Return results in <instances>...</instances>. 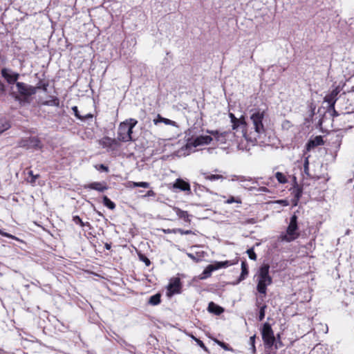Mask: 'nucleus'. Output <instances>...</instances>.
Segmentation results:
<instances>
[{"instance_id": "obj_1", "label": "nucleus", "mask_w": 354, "mask_h": 354, "mask_svg": "<svg viewBox=\"0 0 354 354\" xmlns=\"http://www.w3.org/2000/svg\"><path fill=\"white\" fill-rule=\"evenodd\" d=\"M264 111L259 109L254 111L250 115V122L247 123V127L242 131V135L248 142L252 145L258 143V139L265 133V128L263 124Z\"/></svg>"}, {"instance_id": "obj_2", "label": "nucleus", "mask_w": 354, "mask_h": 354, "mask_svg": "<svg viewBox=\"0 0 354 354\" xmlns=\"http://www.w3.org/2000/svg\"><path fill=\"white\" fill-rule=\"evenodd\" d=\"M270 266L268 264H263L258 272L257 274V290L263 295V297L266 295L267 286L272 283V279L269 275Z\"/></svg>"}, {"instance_id": "obj_3", "label": "nucleus", "mask_w": 354, "mask_h": 354, "mask_svg": "<svg viewBox=\"0 0 354 354\" xmlns=\"http://www.w3.org/2000/svg\"><path fill=\"white\" fill-rule=\"evenodd\" d=\"M17 91H12V95L20 104L27 102L28 98L35 94L37 88L24 82H17Z\"/></svg>"}, {"instance_id": "obj_4", "label": "nucleus", "mask_w": 354, "mask_h": 354, "mask_svg": "<svg viewBox=\"0 0 354 354\" xmlns=\"http://www.w3.org/2000/svg\"><path fill=\"white\" fill-rule=\"evenodd\" d=\"M299 236L297 216L294 214L290 217V223L286 230V234H281L279 239L282 242L290 243L297 239Z\"/></svg>"}, {"instance_id": "obj_5", "label": "nucleus", "mask_w": 354, "mask_h": 354, "mask_svg": "<svg viewBox=\"0 0 354 354\" xmlns=\"http://www.w3.org/2000/svg\"><path fill=\"white\" fill-rule=\"evenodd\" d=\"M261 335L265 344L268 347L272 346L275 342V338L271 326L269 324L265 323L263 324Z\"/></svg>"}, {"instance_id": "obj_6", "label": "nucleus", "mask_w": 354, "mask_h": 354, "mask_svg": "<svg viewBox=\"0 0 354 354\" xmlns=\"http://www.w3.org/2000/svg\"><path fill=\"white\" fill-rule=\"evenodd\" d=\"M212 140V138L210 136H200L195 138H192L187 140L186 147L191 149L192 147H196L204 145L210 143Z\"/></svg>"}, {"instance_id": "obj_7", "label": "nucleus", "mask_w": 354, "mask_h": 354, "mask_svg": "<svg viewBox=\"0 0 354 354\" xmlns=\"http://www.w3.org/2000/svg\"><path fill=\"white\" fill-rule=\"evenodd\" d=\"M19 146L26 149H39L41 148L42 145L38 138L30 137L21 140L19 142Z\"/></svg>"}, {"instance_id": "obj_8", "label": "nucleus", "mask_w": 354, "mask_h": 354, "mask_svg": "<svg viewBox=\"0 0 354 354\" xmlns=\"http://www.w3.org/2000/svg\"><path fill=\"white\" fill-rule=\"evenodd\" d=\"M1 75L10 85L16 84L19 78V74L12 71L10 68H3L1 69Z\"/></svg>"}, {"instance_id": "obj_9", "label": "nucleus", "mask_w": 354, "mask_h": 354, "mask_svg": "<svg viewBox=\"0 0 354 354\" xmlns=\"http://www.w3.org/2000/svg\"><path fill=\"white\" fill-rule=\"evenodd\" d=\"M182 284L178 277H174L170 279L167 286V295L171 296L175 294L180 293Z\"/></svg>"}, {"instance_id": "obj_10", "label": "nucleus", "mask_w": 354, "mask_h": 354, "mask_svg": "<svg viewBox=\"0 0 354 354\" xmlns=\"http://www.w3.org/2000/svg\"><path fill=\"white\" fill-rule=\"evenodd\" d=\"M237 181L241 183V185L243 188L248 189L251 192L256 189V186H250V185H258V178H252L244 176H242L241 178H237Z\"/></svg>"}, {"instance_id": "obj_11", "label": "nucleus", "mask_w": 354, "mask_h": 354, "mask_svg": "<svg viewBox=\"0 0 354 354\" xmlns=\"http://www.w3.org/2000/svg\"><path fill=\"white\" fill-rule=\"evenodd\" d=\"M229 117L231 120L233 129H240L241 131L245 130V127H247V122L245 121L244 117L236 118L235 115L232 113H229Z\"/></svg>"}, {"instance_id": "obj_12", "label": "nucleus", "mask_w": 354, "mask_h": 354, "mask_svg": "<svg viewBox=\"0 0 354 354\" xmlns=\"http://www.w3.org/2000/svg\"><path fill=\"white\" fill-rule=\"evenodd\" d=\"M100 145L103 148H106L107 151L114 150L115 147L118 146V140L117 139L111 138L109 137H104L100 140Z\"/></svg>"}, {"instance_id": "obj_13", "label": "nucleus", "mask_w": 354, "mask_h": 354, "mask_svg": "<svg viewBox=\"0 0 354 354\" xmlns=\"http://www.w3.org/2000/svg\"><path fill=\"white\" fill-rule=\"evenodd\" d=\"M127 131V121L122 122L120 124L118 129L117 140L122 142H129V138L126 136Z\"/></svg>"}, {"instance_id": "obj_14", "label": "nucleus", "mask_w": 354, "mask_h": 354, "mask_svg": "<svg viewBox=\"0 0 354 354\" xmlns=\"http://www.w3.org/2000/svg\"><path fill=\"white\" fill-rule=\"evenodd\" d=\"M339 92V88L337 87L324 97L325 102L328 103L330 108H334L335 104L337 100V96Z\"/></svg>"}, {"instance_id": "obj_15", "label": "nucleus", "mask_w": 354, "mask_h": 354, "mask_svg": "<svg viewBox=\"0 0 354 354\" xmlns=\"http://www.w3.org/2000/svg\"><path fill=\"white\" fill-rule=\"evenodd\" d=\"M84 188L86 189H94L100 192H103L108 189V187L104 182H93L84 185Z\"/></svg>"}, {"instance_id": "obj_16", "label": "nucleus", "mask_w": 354, "mask_h": 354, "mask_svg": "<svg viewBox=\"0 0 354 354\" xmlns=\"http://www.w3.org/2000/svg\"><path fill=\"white\" fill-rule=\"evenodd\" d=\"M212 135L214 136L216 141L221 143H225L227 140L230 138L231 133L227 131H223L220 133L218 131H209Z\"/></svg>"}, {"instance_id": "obj_17", "label": "nucleus", "mask_w": 354, "mask_h": 354, "mask_svg": "<svg viewBox=\"0 0 354 354\" xmlns=\"http://www.w3.org/2000/svg\"><path fill=\"white\" fill-rule=\"evenodd\" d=\"M127 131H126V136L129 138V141L133 140L132 138V133H133V129L136 127V125L138 123V121L136 119L130 118L129 120H127Z\"/></svg>"}, {"instance_id": "obj_18", "label": "nucleus", "mask_w": 354, "mask_h": 354, "mask_svg": "<svg viewBox=\"0 0 354 354\" xmlns=\"http://www.w3.org/2000/svg\"><path fill=\"white\" fill-rule=\"evenodd\" d=\"M174 187L181 191H190V185L187 182L178 178L174 184Z\"/></svg>"}, {"instance_id": "obj_19", "label": "nucleus", "mask_w": 354, "mask_h": 354, "mask_svg": "<svg viewBox=\"0 0 354 354\" xmlns=\"http://www.w3.org/2000/svg\"><path fill=\"white\" fill-rule=\"evenodd\" d=\"M207 310L209 312L216 315H221L224 311V309L222 307L216 305L212 301L209 304Z\"/></svg>"}, {"instance_id": "obj_20", "label": "nucleus", "mask_w": 354, "mask_h": 354, "mask_svg": "<svg viewBox=\"0 0 354 354\" xmlns=\"http://www.w3.org/2000/svg\"><path fill=\"white\" fill-rule=\"evenodd\" d=\"M216 270L214 264L208 265L201 275V279H205L211 276L212 272Z\"/></svg>"}, {"instance_id": "obj_21", "label": "nucleus", "mask_w": 354, "mask_h": 354, "mask_svg": "<svg viewBox=\"0 0 354 354\" xmlns=\"http://www.w3.org/2000/svg\"><path fill=\"white\" fill-rule=\"evenodd\" d=\"M153 122H154L155 124H157L159 122H163V123H165V124H167V125H171V126H174V127H177V124H176V122L175 121L167 119V118H162L160 115H158L157 119H154L153 120Z\"/></svg>"}, {"instance_id": "obj_22", "label": "nucleus", "mask_w": 354, "mask_h": 354, "mask_svg": "<svg viewBox=\"0 0 354 354\" xmlns=\"http://www.w3.org/2000/svg\"><path fill=\"white\" fill-rule=\"evenodd\" d=\"M174 209L179 218L183 219L185 222H190L189 215L187 212L183 211L178 207H174Z\"/></svg>"}, {"instance_id": "obj_23", "label": "nucleus", "mask_w": 354, "mask_h": 354, "mask_svg": "<svg viewBox=\"0 0 354 354\" xmlns=\"http://www.w3.org/2000/svg\"><path fill=\"white\" fill-rule=\"evenodd\" d=\"M248 274V265L245 261L241 262V273L238 280V283L244 280Z\"/></svg>"}, {"instance_id": "obj_24", "label": "nucleus", "mask_w": 354, "mask_h": 354, "mask_svg": "<svg viewBox=\"0 0 354 354\" xmlns=\"http://www.w3.org/2000/svg\"><path fill=\"white\" fill-rule=\"evenodd\" d=\"M161 295L160 293L155 294L150 297L148 303L151 306H156L161 301Z\"/></svg>"}, {"instance_id": "obj_25", "label": "nucleus", "mask_w": 354, "mask_h": 354, "mask_svg": "<svg viewBox=\"0 0 354 354\" xmlns=\"http://www.w3.org/2000/svg\"><path fill=\"white\" fill-rule=\"evenodd\" d=\"M129 187H143V188H148L149 187L150 185L147 182H132L129 181L128 182Z\"/></svg>"}, {"instance_id": "obj_26", "label": "nucleus", "mask_w": 354, "mask_h": 354, "mask_svg": "<svg viewBox=\"0 0 354 354\" xmlns=\"http://www.w3.org/2000/svg\"><path fill=\"white\" fill-rule=\"evenodd\" d=\"M322 139L320 136H317L315 140H310L307 143V149L309 150L311 147H315L322 144Z\"/></svg>"}, {"instance_id": "obj_27", "label": "nucleus", "mask_w": 354, "mask_h": 354, "mask_svg": "<svg viewBox=\"0 0 354 354\" xmlns=\"http://www.w3.org/2000/svg\"><path fill=\"white\" fill-rule=\"evenodd\" d=\"M234 263H232L230 261H225L216 262L214 263V265H215V268H216V270H218V269L223 268H227L228 266H230Z\"/></svg>"}, {"instance_id": "obj_28", "label": "nucleus", "mask_w": 354, "mask_h": 354, "mask_svg": "<svg viewBox=\"0 0 354 354\" xmlns=\"http://www.w3.org/2000/svg\"><path fill=\"white\" fill-rule=\"evenodd\" d=\"M10 127L9 122L6 119H0V133Z\"/></svg>"}, {"instance_id": "obj_29", "label": "nucleus", "mask_w": 354, "mask_h": 354, "mask_svg": "<svg viewBox=\"0 0 354 354\" xmlns=\"http://www.w3.org/2000/svg\"><path fill=\"white\" fill-rule=\"evenodd\" d=\"M103 204L110 209H113L115 207V203L111 201L106 196L103 197Z\"/></svg>"}, {"instance_id": "obj_30", "label": "nucleus", "mask_w": 354, "mask_h": 354, "mask_svg": "<svg viewBox=\"0 0 354 354\" xmlns=\"http://www.w3.org/2000/svg\"><path fill=\"white\" fill-rule=\"evenodd\" d=\"M292 193L294 194V196L296 200V202H297L301 196L302 189L301 187H299V186L295 187L293 189ZM296 204H297V203H295V205Z\"/></svg>"}, {"instance_id": "obj_31", "label": "nucleus", "mask_w": 354, "mask_h": 354, "mask_svg": "<svg viewBox=\"0 0 354 354\" xmlns=\"http://www.w3.org/2000/svg\"><path fill=\"white\" fill-rule=\"evenodd\" d=\"M205 178L211 181L217 180L219 179H223V176L218 174H204Z\"/></svg>"}, {"instance_id": "obj_32", "label": "nucleus", "mask_w": 354, "mask_h": 354, "mask_svg": "<svg viewBox=\"0 0 354 354\" xmlns=\"http://www.w3.org/2000/svg\"><path fill=\"white\" fill-rule=\"evenodd\" d=\"M275 177L280 183H286L287 182L286 176L281 172H277L275 174Z\"/></svg>"}, {"instance_id": "obj_33", "label": "nucleus", "mask_w": 354, "mask_h": 354, "mask_svg": "<svg viewBox=\"0 0 354 354\" xmlns=\"http://www.w3.org/2000/svg\"><path fill=\"white\" fill-rule=\"evenodd\" d=\"M73 221L74 223H75L76 224H79L80 225L81 227H84L86 225L87 226H90V223H84L82 221V220L80 218V216H74L73 217Z\"/></svg>"}, {"instance_id": "obj_34", "label": "nucleus", "mask_w": 354, "mask_h": 354, "mask_svg": "<svg viewBox=\"0 0 354 354\" xmlns=\"http://www.w3.org/2000/svg\"><path fill=\"white\" fill-rule=\"evenodd\" d=\"M46 105L48 106H59V100L58 98L55 97L53 100H48L44 103Z\"/></svg>"}, {"instance_id": "obj_35", "label": "nucleus", "mask_w": 354, "mask_h": 354, "mask_svg": "<svg viewBox=\"0 0 354 354\" xmlns=\"http://www.w3.org/2000/svg\"><path fill=\"white\" fill-rule=\"evenodd\" d=\"M255 338L256 336L253 335L250 338V344L251 346L252 352L253 354L256 353V347H255Z\"/></svg>"}, {"instance_id": "obj_36", "label": "nucleus", "mask_w": 354, "mask_h": 354, "mask_svg": "<svg viewBox=\"0 0 354 354\" xmlns=\"http://www.w3.org/2000/svg\"><path fill=\"white\" fill-rule=\"evenodd\" d=\"M233 203H241V201L239 198H235L234 196H230L226 201L225 203L227 204H232Z\"/></svg>"}, {"instance_id": "obj_37", "label": "nucleus", "mask_w": 354, "mask_h": 354, "mask_svg": "<svg viewBox=\"0 0 354 354\" xmlns=\"http://www.w3.org/2000/svg\"><path fill=\"white\" fill-rule=\"evenodd\" d=\"M249 258L251 260L255 261L257 259V254H255L253 248H251L247 250Z\"/></svg>"}, {"instance_id": "obj_38", "label": "nucleus", "mask_w": 354, "mask_h": 354, "mask_svg": "<svg viewBox=\"0 0 354 354\" xmlns=\"http://www.w3.org/2000/svg\"><path fill=\"white\" fill-rule=\"evenodd\" d=\"M28 174L29 176L31 177V179L29 180V183L31 184H34L35 183V180L39 177V174L34 175L32 171L31 170L29 171Z\"/></svg>"}, {"instance_id": "obj_39", "label": "nucleus", "mask_w": 354, "mask_h": 354, "mask_svg": "<svg viewBox=\"0 0 354 354\" xmlns=\"http://www.w3.org/2000/svg\"><path fill=\"white\" fill-rule=\"evenodd\" d=\"M266 308V305H263L260 308L259 319V321H262L265 317V310Z\"/></svg>"}, {"instance_id": "obj_40", "label": "nucleus", "mask_w": 354, "mask_h": 354, "mask_svg": "<svg viewBox=\"0 0 354 354\" xmlns=\"http://www.w3.org/2000/svg\"><path fill=\"white\" fill-rule=\"evenodd\" d=\"M139 259L140 261L144 262L147 266H149L151 264L150 260L144 254H139Z\"/></svg>"}, {"instance_id": "obj_41", "label": "nucleus", "mask_w": 354, "mask_h": 354, "mask_svg": "<svg viewBox=\"0 0 354 354\" xmlns=\"http://www.w3.org/2000/svg\"><path fill=\"white\" fill-rule=\"evenodd\" d=\"M214 342L218 345H219L221 348H223V349H225L226 351H229L230 350V348H229L228 345L227 344H225V342L219 341L218 339H214Z\"/></svg>"}, {"instance_id": "obj_42", "label": "nucleus", "mask_w": 354, "mask_h": 354, "mask_svg": "<svg viewBox=\"0 0 354 354\" xmlns=\"http://www.w3.org/2000/svg\"><path fill=\"white\" fill-rule=\"evenodd\" d=\"M304 172L307 176H310V174H309V162H308V158H306L304 164Z\"/></svg>"}, {"instance_id": "obj_43", "label": "nucleus", "mask_w": 354, "mask_h": 354, "mask_svg": "<svg viewBox=\"0 0 354 354\" xmlns=\"http://www.w3.org/2000/svg\"><path fill=\"white\" fill-rule=\"evenodd\" d=\"M72 111H73V113H74L75 116L77 118H78V119H80H80H82V118H83V115H81L80 114V112H79V111H78L77 106H73V107H72Z\"/></svg>"}, {"instance_id": "obj_44", "label": "nucleus", "mask_w": 354, "mask_h": 354, "mask_svg": "<svg viewBox=\"0 0 354 354\" xmlns=\"http://www.w3.org/2000/svg\"><path fill=\"white\" fill-rule=\"evenodd\" d=\"M192 338L196 342L197 344L202 348H203L204 350L207 351V347L205 346V345L204 344V343L200 340L199 339H197L196 337H194V336H192Z\"/></svg>"}, {"instance_id": "obj_45", "label": "nucleus", "mask_w": 354, "mask_h": 354, "mask_svg": "<svg viewBox=\"0 0 354 354\" xmlns=\"http://www.w3.org/2000/svg\"><path fill=\"white\" fill-rule=\"evenodd\" d=\"M254 191L261 192H270L269 189L266 187H264V186L259 187H257L256 186V189Z\"/></svg>"}, {"instance_id": "obj_46", "label": "nucleus", "mask_w": 354, "mask_h": 354, "mask_svg": "<svg viewBox=\"0 0 354 354\" xmlns=\"http://www.w3.org/2000/svg\"><path fill=\"white\" fill-rule=\"evenodd\" d=\"M0 234L2 235L3 236H5V237H8V238H11V239H16V237L12 234H10L7 232H4L3 230H1L0 229Z\"/></svg>"}, {"instance_id": "obj_47", "label": "nucleus", "mask_w": 354, "mask_h": 354, "mask_svg": "<svg viewBox=\"0 0 354 354\" xmlns=\"http://www.w3.org/2000/svg\"><path fill=\"white\" fill-rule=\"evenodd\" d=\"M346 109L347 110L346 112L343 113V117L345 118L348 115H350L351 113H354V109H350L348 107H346Z\"/></svg>"}, {"instance_id": "obj_48", "label": "nucleus", "mask_w": 354, "mask_h": 354, "mask_svg": "<svg viewBox=\"0 0 354 354\" xmlns=\"http://www.w3.org/2000/svg\"><path fill=\"white\" fill-rule=\"evenodd\" d=\"M163 232L165 233V234H171V233H174V234H176L178 232V230H177V228L176 229H164L162 230Z\"/></svg>"}, {"instance_id": "obj_49", "label": "nucleus", "mask_w": 354, "mask_h": 354, "mask_svg": "<svg viewBox=\"0 0 354 354\" xmlns=\"http://www.w3.org/2000/svg\"><path fill=\"white\" fill-rule=\"evenodd\" d=\"M177 230H178V232L180 233V234H190L192 233V232L191 230H184L180 228H177Z\"/></svg>"}, {"instance_id": "obj_50", "label": "nucleus", "mask_w": 354, "mask_h": 354, "mask_svg": "<svg viewBox=\"0 0 354 354\" xmlns=\"http://www.w3.org/2000/svg\"><path fill=\"white\" fill-rule=\"evenodd\" d=\"M47 87H48V84H45V83L41 84V83H39L37 88H41L42 90H44V91H46L47 90Z\"/></svg>"}, {"instance_id": "obj_51", "label": "nucleus", "mask_w": 354, "mask_h": 354, "mask_svg": "<svg viewBox=\"0 0 354 354\" xmlns=\"http://www.w3.org/2000/svg\"><path fill=\"white\" fill-rule=\"evenodd\" d=\"M93 115L91 113H88V114H86L85 115L83 116V118L80 119L82 121H85L88 119H91L93 118Z\"/></svg>"}, {"instance_id": "obj_52", "label": "nucleus", "mask_w": 354, "mask_h": 354, "mask_svg": "<svg viewBox=\"0 0 354 354\" xmlns=\"http://www.w3.org/2000/svg\"><path fill=\"white\" fill-rule=\"evenodd\" d=\"M5 91L4 84L0 81V94L3 93Z\"/></svg>"}, {"instance_id": "obj_53", "label": "nucleus", "mask_w": 354, "mask_h": 354, "mask_svg": "<svg viewBox=\"0 0 354 354\" xmlns=\"http://www.w3.org/2000/svg\"><path fill=\"white\" fill-rule=\"evenodd\" d=\"M100 169L101 170L104 171H109L108 167H107L106 166H105V165H102H102H100Z\"/></svg>"}, {"instance_id": "obj_54", "label": "nucleus", "mask_w": 354, "mask_h": 354, "mask_svg": "<svg viewBox=\"0 0 354 354\" xmlns=\"http://www.w3.org/2000/svg\"><path fill=\"white\" fill-rule=\"evenodd\" d=\"M155 195V193L153 190H149L147 193V196H153Z\"/></svg>"}, {"instance_id": "obj_55", "label": "nucleus", "mask_w": 354, "mask_h": 354, "mask_svg": "<svg viewBox=\"0 0 354 354\" xmlns=\"http://www.w3.org/2000/svg\"><path fill=\"white\" fill-rule=\"evenodd\" d=\"M330 109L333 110V114H332L333 116H337V115H339L338 113L335 111V107L334 108H330Z\"/></svg>"}, {"instance_id": "obj_56", "label": "nucleus", "mask_w": 354, "mask_h": 354, "mask_svg": "<svg viewBox=\"0 0 354 354\" xmlns=\"http://www.w3.org/2000/svg\"><path fill=\"white\" fill-rule=\"evenodd\" d=\"M241 176H242L234 175V176H232V181H237V178H241Z\"/></svg>"}, {"instance_id": "obj_57", "label": "nucleus", "mask_w": 354, "mask_h": 354, "mask_svg": "<svg viewBox=\"0 0 354 354\" xmlns=\"http://www.w3.org/2000/svg\"><path fill=\"white\" fill-rule=\"evenodd\" d=\"M188 257H190L192 259H195L194 256L193 254H188Z\"/></svg>"}, {"instance_id": "obj_58", "label": "nucleus", "mask_w": 354, "mask_h": 354, "mask_svg": "<svg viewBox=\"0 0 354 354\" xmlns=\"http://www.w3.org/2000/svg\"><path fill=\"white\" fill-rule=\"evenodd\" d=\"M110 248H111L110 245H109V244H106V248L107 250H109V249H110Z\"/></svg>"}, {"instance_id": "obj_59", "label": "nucleus", "mask_w": 354, "mask_h": 354, "mask_svg": "<svg viewBox=\"0 0 354 354\" xmlns=\"http://www.w3.org/2000/svg\"><path fill=\"white\" fill-rule=\"evenodd\" d=\"M88 354H93V353L88 352Z\"/></svg>"}]
</instances>
